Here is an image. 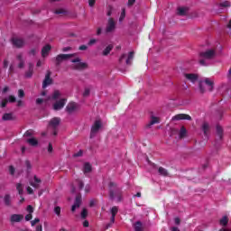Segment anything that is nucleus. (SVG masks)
I'll use <instances>...</instances> for the list:
<instances>
[{"label": "nucleus", "mask_w": 231, "mask_h": 231, "mask_svg": "<svg viewBox=\"0 0 231 231\" xmlns=\"http://www.w3.org/2000/svg\"><path fill=\"white\" fill-rule=\"evenodd\" d=\"M33 216L32 215V213H29L25 216V221H32Z\"/></svg>", "instance_id": "51"}, {"label": "nucleus", "mask_w": 231, "mask_h": 231, "mask_svg": "<svg viewBox=\"0 0 231 231\" xmlns=\"http://www.w3.org/2000/svg\"><path fill=\"white\" fill-rule=\"evenodd\" d=\"M60 125V117H54L49 122V129H52L53 136L59 134V126Z\"/></svg>", "instance_id": "4"}, {"label": "nucleus", "mask_w": 231, "mask_h": 231, "mask_svg": "<svg viewBox=\"0 0 231 231\" xmlns=\"http://www.w3.org/2000/svg\"><path fill=\"white\" fill-rule=\"evenodd\" d=\"M51 50V45H50V44L45 45L42 49V57H46V55H48V53H50Z\"/></svg>", "instance_id": "22"}, {"label": "nucleus", "mask_w": 231, "mask_h": 231, "mask_svg": "<svg viewBox=\"0 0 231 231\" xmlns=\"http://www.w3.org/2000/svg\"><path fill=\"white\" fill-rule=\"evenodd\" d=\"M16 189L18 191V194L20 196H23V194L24 193V189L23 188V184L22 183H17L16 184Z\"/></svg>", "instance_id": "35"}, {"label": "nucleus", "mask_w": 231, "mask_h": 231, "mask_svg": "<svg viewBox=\"0 0 231 231\" xmlns=\"http://www.w3.org/2000/svg\"><path fill=\"white\" fill-rule=\"evenodd\" d=\"M179 136L180 138H185L187 136V128L185 126H181Z\"/></svg>", "instance_id": "36"}, {"label": "nucleus", "mask_w": 231, "mask_h": 231, "mask_svg": "<svg viewBox=\"0 0 231 231\" xmlns=\"http://www.w3.org/2000/svg\"><path fill=\"white\" fill-rule=\"evenodd\" d=\"M116 29V23H115V19L109 18L108 23L106 24V32L111 33L112 32H115Z\"/></svg>", "instance_id": "12"}, {"label": "nucleus", "mask_w": 231, "mask_h": 231, "mask_svg": "<svg viewBox=\"0 0 231 231\" xmlns=\"http://www.w3.org/2000/svg\"><path fill=\"white\" fill-rule=\"evenodd\" d=\"M96 42H97V40L91 39V40L88 42V46H93V44H95Z\"/></svg>", "instance_id": "59"}, {"label": "nucleus", "mask_w": 231, "mask_h": 231, "mask_svg": "<svg viewBox=\"0 0 231 231\" xmlns=\"http://www.w3.org/2000/svg\"><path fill=\"white\" fill-rule=\"evenodd\" d=\"M29 69L25 72V79H32L33 77V63H29Z\"/></svg>", "instance_id": "20"}, {"label": "nucleus", "mask_w": 231, "mask_h": 231, "mask_svg": "<svg viewBox=\"0 0 231 231\" xmlns=\"http://www.w3.org/2000/svg\"><path fill=\"white\" fill-rule=\"evenodd\" d=\"M60 91L59 90H54V92L52 93V96H51V99L52 100H59V98H60Z\"/></svg>", "instance_id": "34"}, {"label": "nucleus", "mask_w": 231, "mask_h": 231, "mask_svg": "<svg viewBox=\"0 0 231 231\" xmlns=\"http://www.w3.org/2000/svg\"><path fill=\"white\" fill-rule=\"evenodd\" d=\"M134 231H143V224L142 221H137L134 224Z\"/></svg>", "instance_id": "27"}, {"label": "nucleus", "mask_w": 231, "mask_h": 231, "mask_svg": "<svg viewBox=\"0 0 231 231\" xmlns=\"http://www.w3.org/2000/svg\"><path fill=\"white\" fill-rule=\"evenodd\" d=\"M27 143H29L31 147H37L39 145V141L35 139V137H32L27 139Z\"/></svg>", "instance_id": "23"}, {"label": "nucleus", "mask_w": 231, "mask_h": 231, "mask_svg": "<svg viewBox=\"0 0 231 231\" xmlns=\"http://www.w3.org/2000/svg\"><path fill=\"white\" fill-rule=\"evenodd\" d=\"M116 214H118V208L116 206H114L111 208V218H110V224L106 225V228H109L113 223H115V217H116Z\"/></svg>", "instance_id": "14"}, {"label": "nucleus", "mask_w": 231, "mask_h": 231, "mask_svg": "<svg viewBox=\"0 0 231 231\" xmlns=\"http://www.w3.org/2000/svg\"><path fill=\"white\" fill-rule=\"evenodd\" d=\"M101 128H102V121L96 120L94 122V125L91 127L90 138H95V136H97V133H98V131H100Z\"/></svg>", "instance_id": "7"}, {"label": "nucleus", "mask_w": 231, "mask_h": 231, "mask_svg": "<svg viewBox=\"0 0 231 231\" xmlns=\"http://www.w3.org/2000/svg\"><path fill=\"white\" fill-rule=\"evenodd\" d=\"M108 189L110 199H115V198H117V201H122V189L118 187L116 182L110 181L108 183Z\"/></svg>", "instance_id": "1"}, {"label": "nucleus", "mask_w": 231, "mask_h": 231, "mask_svg": "<svg viewBox=\"0 0 231 231\" xmlns=\"http://www.w3.org/2000/svg\"><path fill=\"white\" fill-rule=\"evenodd\" d=\"M82 154H83V152H82V150H80L79 152L74 153L73 157L74 158H79L80 156H82Z\"/></svg>", "instance_id": "49"}, {"label": "nucleus", "mask_w": 231, "mask_h": 231, "mask_svg": "<svg viewBox=\"0 0 231 231\" xmlns=\"http://www.w3.org/2000/svg\"><path fill=\"white\" fill-rule=\"evenodd\" d=\"M93 171V167L89 162H85L84 167H83V172L84 174H88V172H91Z\"/></svg>", "instance_id": "26"}, {"label": "nucleus", "mask_w": 231, "mask_h": 231, "mask_svg": "<svg viewBox=\"0 0 231 231\" xmlns=\"http://www.w3.org/2000/svg\"><path fill=\"white\" fill-rule=\"evenodd\" d=\"M154 124H160V119L156 116H152V119L148 125H146V127H151L152 125H154Z\"/></svg>", "instance_id": "31"}, {"label": "nucleus", "mask_w": 231, "mask_h": 231, "mask_svg": "<svg viewBox=\"0 0 231 231\" xmlns=\"http://www.w3.org/2000/svg\"><path fill=\"white\" fill-rule=\"evenodd\" d=\"M4 203L5 207H12V197L10 196V194L5 195Z\"/></svg>", "instance_id": "24"}, {"label": "nucleus", "mask_w": 231, "mask_h": 231, "mask_svg": "<svg viewBox=\"0 0 231 231\" xmlns=\"http://www.w3.org/2000/svg\"><path fill=\"white\" fill-rule=\"evenodd\" d=\"M89 93H91L89 88H86L84 93H83V97H89Z\"/></svg>", "instance_id": "57"}, {"label": "nucleus", "mask_w": 231, "mask_h": 231, "mask_svg": "<svg viewBox=\"0 0 231 231\" xmlns=\"http://www.w3.org/2000/svg\"><path fill=\"white\" fill-rule=\"evenodd\" d=\"M187 12H189V8L179 7L177 14H178V15L183 16V15H187Z\"/></svg>", "instance_id": "29"}, {"label": "nucleus", "mask_w": 231, "mask_h": 231, "mask_svg": "<svg viewBox=\"0 0 231 231\" xmlns=\"http://www.w3.org/2000/svg\"><path fill=\"white\" fill-rule=\"evenodd\" d=\"M41 183H42V180L37 178V175H34V181H31L30 185L31 187H33V189H40Z\"/></svg>", "instance_id": "18"}, {"label": "nucleus", "mask_w": 231, "mask_h": 231, "mask_svg": "<svg viewBox=\"0 0 231 231\" xmlns=\"http://www.w3.org/2000/svg\"><path fill=\"white\" fill-rule=\"evenodd\" d=\"M47 151L48 152H53V145L51 144V143H49Z\"/></svg>", "instance_id": "58"}, {"label": "nucleus", "mask_w": 231, "mask_h": 231, "mask_svg": "<svg viewBox=\"0 0 231 231\" xmlns=\"http://www.w3.org/2000/svg\"><path fill=\"white\" fill-rule=\"evenodd\" d=\"M2 119L4 120V122H8L10 120H14L15 118L14 117V114L13 113H5L2 116Z\"/></svg>", "instance_id": "25"}, {"label": "nucleus", "mask_w": 231, "mask_h": 231, "mask_svg": "<svg viewBox=\"0 0 231 231\" xmlns=\"http://www.w3.org/2000/svg\"><path fill=\"white\" fill-rule=\"evenodd\" d=\"M75 57V54H59L55 58V64L56 66H60L64 60H68V59H71Z\"/></svg>", "instance_id": "8"}, {"label": "nucleus", "mask_w": 231, "mask_h": 231, "mask_svg": "<svg viewBox=\"0 0 231 231\" xmlns=\"http://www.w3.org/2000/svg\"><path fill=\"white\" fill-rule=\"evenodd\" d=\"M18 97H19V98H23V97H24V90L19 89L18 90Z\"/></svg>", "instance_id": "48"}, {"label": "nucleus", "mask_w": 231, "mask_h": 231, "mask_svg": "<svg viewBox=\"0 0 231 231\" xmlns=\"http://www.w3.org/2000/svg\"><path fill=\"white\" fill-rule=\"evenodd\" d=\"M67 102V98H61L52 105V109H54V111H60V109L64 108V106H66Z\"/></svg>", "instance_id": "9"}, {"label": "nucleus", "mask_w": 231, "mask_h": 231, "mask_svg": "<svg viewBox=\"0 0 231 231\" xmlns=\"http://www.w3.org/2000/svg\"><path fill=\"white\" fill-rule=\"evenodd\" d=\"M37 51H39V50L36 48L31 49V51H29V55H36Z\"/></svg>", "instance_id": "47"}, {"label": "nucleus", "mask_w": 231, "mask_h": 231, "mask_svg": "<svg viewBox=\"0 0 231 231\" xmlns=\"http://www.w3.org/2000/svg\"><path fill=\"white\" fill-rule=\"evenodd\" d=\"M51 84H53V79H51V71L48 70L42 82V88L46 89V87L51 86Z\"/></svg>", "instance_id": "11"}, {"label": "nucleus", "mask_w": 231, "mask_h": 231, "mask_svg": "<svg viewBox=\"0 0 231 231\" xmlns=\"http://www.w3.org/2000/svg\"><path fill=\"white\" fill-rule=\"evenodd\" d=\"M78 187L79 190H82V189H84V182L80 180H78Z\"/></svg>", "instance_id": "44"}, {"label": "nucleus", "mask_w": 231, "mask_h": 231, "mask_svg": "<svg viewBox=\"0 0 231 231\" xmlns=\"http://www.w3.org/2000/svg\"><path fill=\"white\" fill-rule=\"evenodd\" d=\"M203 84H206L208 91H214V80L210 79L209 78H206L204 80L199 81V92L202 94L205 93V87Z\"/></svg>", "instance_id": "3"}, {"label": "nucleus", "mask_w": 231, "mask_h": 231, "mask_svg": "<svg viewBox=\"0 0 231 231\" xmlns=\"http://www.w3.org/2000/svg\"><path fill=\"white\" fill-rule=\"evenodd\" d=\"M184 77L187 80L192 82V84H196V82H198V79H199V76L194 73H185Z\"/></svg>", "instance_id": "13"}, {"label": "nucleus", "mask_w": 231, "mask_h": 231, "mask_svg": "<svg viewBox=\"0 0 231 231\" xmlns=\"http://www.w3.org/2000/svg\"><path fill=\"white\" fill-rule=\"evenodd\" d=\"M226 79H227L228 82H231V67L227 71Z\"/></svg>", "instance_id": "54"}, {"label": "nucleus", "mask_w": 231, "mask_h": 231, "mask_svg": "<svg viewBox=\"0 0 231 231\" xmlns=\"http://www.w3.org/2000/svg\"><path fill=\"white\" fill-rule=\"evenodd\" d=\"M54 14H56L57 15L60 14H64V11L62 9H58L54 12Z\"/></svg>", "instance_id": "60"}, {"label": "nucleus", "mask_w": 231, "mask_h": 231, "mask_svg": "<svg viewBox=\"0 0 231 231\" xmlns=\"http://www.w3.org/2000/svg\"><path fill=\"white\" fill-rule=\"evenodd\" d=\"M43 102H44L43 98L39 97V98L36 99V105L37 106H41V104H42Z\"/></svg>", "instance_id": "56"}, {"label": "nucleus", "mask_w": 231, "mask_h": 231, "mask_svg": "<svg viewBox=\"0 0 231 231\" xmlns=\"http://www.w3.org/2000/svg\"><path fill=\"white\" fill-rule=\"evenodd\" d=\"M96 3H97V0H88V6H90V8H93Z\"/></svg>", "instance_id": "50"}, {"label": "nucleus", "mask_w": 231, "mask_h": 231, "mask_svg": "<svg viewBox=\"0 0 231 231\" xmlns=\"http://www.w3.org/2000/svg\"><path fill=\"white\" fill-rule=\"evenodd\" d=\"M216 58V51L214 49L208 50L199 53V63L200 66H208L207 60H212Z\"/></svg>", "instance_id": "2"}, {"label": "nucleus", "mask_w": 231, "mask_h": 231, "mask_svg": "<svg viewBox=\"0 0 231 231\" xmlns=\"http://www.w3.org/2000/svg\"><path fill=\"white\" fill-rule=\"evenodd\" d=\"M54 213L56 216L60 217V207L57 206L54 208Z\"/></svg>", "instance_id": "42"}, {"label": "nucleus", "mask_w": 231, "mask_h": 231, "mask_svg": "<svg viewBox=\"0 0 231 231\" xmlns=\"http://www.w3.org/2000/svg\"><path fill=\"white\" fill-rule=\"evenodd\" d=\"M6 104H8V99H3L1 103V107H6Z\"/></svg>", "instance_id": "55"}, {"label": "nucleus", "mask_w": 231, "mask_h": 231, "mask_svg": "<svg viewBox=\"0 0 231 231\" xmlns=\"http://www.w3.org/2000/svg\"><path fill=\"white\" fill-rule=\"evenodd\" d=\"M136 3V0H128V6H133Z\"/></svg>", "instance_id": "62"}, {"label": "nucleus", "mask_w": 231, "mask_h": 231, "mask_svg": "<svg viewBox=\"0 0 231 231\" xmlns=\"http://www.w3.org/2000/svg\"><path fill=\"white\" fill-rule=\"evenodd\" d=\"M201 131L204 133V136H208V133H210V125L204 122L201 125Z\"/></svg>", "instance_id": "19"}, {"label": "nucleus", "mask_w": 231, "mask_h": 231, "mask_svg": "<svg viewBox=\"0 0 231 231\" xmlns=\"http://www.w3.org/2000/svg\"><path fill=\"white\" fill-rule=\"evenodd\" d=\"M8 102H10L11 104H14V102H15L17 99L15 98V96H9L8 97Z\"/></svg>", "instance_id": "43"}, {"label": "nucleus", "mask_w": 231, "mask_h": 231, "mask_svg": "<svg viewBox=\"0 0 231 231\" xmlns=\"http://www.w3.org/2000/svg\"><path fill=\"white\" fill-rule=\"evenodd\" d=\"M158 172L161 176H169V171L163 167H159Z\"/></svg>", "instance_id": "32"}, {"label": "nucleus", "mask_w": 231, "mask_h": 231, "mask_svg": "<svg viewBox=\"0 0 231 231\" xmlns=\"http://www.w3.org/2000/svg\"><path fill=\"white\" fill-rule=\"evenodd\" d=\"M113 45H108V46H106V49L103 51V52H102V55L104 56V57H107V55L109 54V53H111V51H113Z\"/></svg>", "instance_id": "30"}, {"label": "nucleus", "mask_w": 231, "mask_h": 231, "mask_svg": "<svg viewBox=\"0 0 231 231\" xmlns=\"http://www.w3.org/2000/svg\"><path fill=\"white\" fill-rule=\"evenodd\" d=\"M11 44L14 46V48L21 49L24 48L26 42L23 38L13 37L11 38Z\"/></svg>", "instance_id": "6"}, {"label": "nucleus", "mask_w": 231, "mask_h": 231, "mask_svg": "<svg viewBox=\"0 0 231 231\" xmlns=\"http://www.w3.org/2000/svg\"><path fill=\"white\" fill-rule=\"evenodd\" d=\"M17 60L19 61L18 63V68L19 69H23L24 68V59H23V54L20 53L16 56Z\"/></svg>", "instance_id": "21"}, {"label": "nucleus", "mask_w": 231, "mask_h": 231, "mask_svg": "<svg viewBox=\"0 0 231 231\" xmlns=\"http://www.w3.org/2000/svg\"><path fill=\"white\" fill-rule=\"evenodd\" d=\"M171 120H192V117L187 114H178Z\"/></svg>", "instance_id": "17"}, {"label": "nucleus", "mask_w": 231, "mask_h": 231, "mask_svg": "<svg viewBox=\"0 0 231 231\" xmlns=\"http://www.w3.org/2000/svg\"><path fill=\"white\" fill-rule=\"evenodd\" d=\"M125 19V9H122V13L119 18V21H124Z\"/></svg>", "instance_id": "46"}, {"label": "nucleus", "mask_w": 231, "mask_h": 231, "mask_svg": "<svg viewBox=\"0 0 231 231\" xmlns=\"http://www.w3.org/2000/svg\"><path fill=\"white\" fill-rule=\"evenodd\" d=\"M219 223L222 225V226H226L228 225V217H223Z\"/></svg>", "instance_id": "37"}, {"label": "nucleus", "mask_w": 231, "mask_h": 231, "mask_svg": "<svg viewBox=\"0 0 231 231\" xmlns=\"http://www.w3.org/2000/svg\"><path fill=\"white\" fill-rule=\"evenodd\" d=\"M41 219L39 218H35L34 220L31 221V225L32 226H35V225H37V223H40Z\"/></svg>", "instance_id": "53"}, {"label": "nucleus", "mask_w": 231, "mask_h": 231, "mask_svg": "<svg viewBox=\"0 0 231 231\" xmlns=\"http://www.w3.org/2000/svg\"><path fill=\"white\" fill-rule=\"evenodd\" d=\"M133 59H134V51H130L126 59L127 66H131V64H133Z\"/></svg>", "instance_id": "28"}, {"label": "nucleus", "mask_w": 231, "mask_h": 231, "mask_svg": "<svg viewBox=\"0 0 231 231\" xmlns=\"http://www.w3.org/2000/svg\"><path fill=\"white\" fill-rule=\"evenodd\" d=\"M23 136H27V137L33 136V130H32V129L31 130H27L24 133Z\"/></svg>", "instance_id": "41"}, {"label": "nucleus", "mask_w": 231, "mask_h": 231, "mask_svg": "<svg viewBox=\"0 0 231 231\" xmlns=\"http://www.w3.org/2000/svg\"><path fill=\"white\" fill-rule=\"evenodd\" d=\"M78 110H79V104L75 102H69L65 108V111L69 115H73V113H75V111H78Z\"/></svg>", "instance_id": "10"}, {"label": "nucleus", "mask_w": 231, "mask_h": 231, "mask_svg": "<svg viewBox=\"0 0 231 231\" xmlns=\"http://www.w3.org/2000/svg\"><path fill=\"white\" fill-rule=\"evenodd\" d=\"M217 134L219 140H223V127L220 125H217Z\"/></svg>", "instance_id": "33"}, {"label": "nucleus", "mask_w": 231, "mask_h": 231, "mask_svg": "<svg viewBox=\"0 0 231 231\" xmlns=\"http://www.w3.org/2000/svg\"><path fill=\"white\" fill-rule=\"evenodd\" d=\"M88 217V209L83 208L81 211V219H86Z\"/></svg>", "instance_id": "39"}, {"label": "nucleus", "mask_w": 231, "mask_h": 231, "mask_svg": "<svg viewBox=\"0 0 231 231\" xmlns=\"http://www.w3.org/2000/svg\"><path fill=\"white\" fill-rule=\"evenodd\" d=\"M9 173L11 174V176H14V174H15V168L14 166H9Z\"/></svg>", "instance_id": "45"}, {"label": "nucleus", "mask_w": 231, "mask_h": 231, "mask_svg": "<svg viewBox=\"0 0 231 231\" xmlns=\"http://www.w3.org/2000/svg\"><path fill=\"white\" fill-rule=\"evenodd\" d=\"M80 205H82V196L77 195L74 201V205L71 207V211L75 212V210H77V208H79Z\"/></svg>", "instance_id": "15"}, {"label": "nucleus", "mask_w": 231, "mask_h": 231, "mask_svg": "<svg viewBox=\"0 0 231 231\" xmlns=\"http://www.w3.org/2000/svg\"><path fill=\"white\" fill-rule=\"evenodd\" d=\"M27 212L29 214H33V207L32 205L27 206Z\"/></svg>", "instance_id": "52"}, {"label": "nucleus", "mask_w": 231, "mask_h": 231, "mask_svg": "<svg viewBox=\"0 0 231 231\" xmlns=\"http://www.w3.org/2000/svg\"><path fill=\"white\" fill-rule=\"evenodd\" d=\"M80 58H76L71 60L75 65L73 66V69H78L79 71H82V69H88V65L86 62H80Z\"/></svg>", "instance_id": "5"}, {"label": "nucleus", "mask_w": 231, "mask_h": 231, "mask_svg": "<svg viewBox=\"0 0 231 231\" xmlns=\"http://www.w3.org/2000/svg\"><path fill=\"white\" fill-rule=\"evenodd\" d=\"M220 8H230L231 4L229 1H224L219 4Z\"/></svg>", "instance_id": "38"}, {"label": "nucleus", "mask_w": 231, "mask_h": 231, "mask_svg": "<svg viewBox=\"0 0 231 231\" xmlns=\"http://www.w3.org/2000/svg\"><path fill=\"white\" fill-rule=\"evenodd\" d=\"M24 219V216L21 214H13L10 217L11 223H21Z\"/></svg>", "instance_id": "16"}, {"label": "nucleus", "mask_w": 231, "mask_h": 231, "mask_svg": "<svg viewBox=\"0 0 231 231\" xmlns=\"http://www.w3.org/2000/svg\"><path fill=\"white\" fill-rule=\"evenodd\" d=\"M79 50H80L81 51H84L88 50V46L81 45V46H79Z\"/></svg>", "instance_id": "61"}, {"label": "nucleus", "mask_w": 231, "mask_h": 231, "mask_svg": "<svg viewBox=\"0 0 231 231\" xmlns=\"http://www.w3.org/2000/svg\"><path fill=\"white\" fill-rule=\"evenodd\" d=\"M36 231H42V225L36 226Z\"/></svg>", "instance_id": "64"}, {"label": "nucleus", "mask_w": 231, "mask_h": 231, "mask_svg": "<svg viewBox=\"0 0 231 231\" xmlns=\"http://www.w3.org/2000/svg\"><path fill=\"white\" fill-rule=\"evenodd\" d=\"M25 166L27 169V172H30V171H32V162H30V161H25Z\"/></svg>", "instance_id": "40"}, {"label": "nucleus", "mask_w": 231, "mask_h": 231, "mask_svg": "<svg viewBox=\"0 0 231 231\" xmlns=\"http://www.w3.org/2000/svg\"><path fill=\"white\" fill-rule=\"evenodd\" d=\"M27 192L28 194H33V189H32V187H27Z\"/></svg>", "instance_id": "63"}]
</instances>
